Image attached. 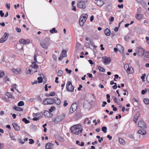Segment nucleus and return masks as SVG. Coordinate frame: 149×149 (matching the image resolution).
I'll return each mask as SVG.
<instances>
[{
    "mask_svg": "<svg viewBox=\"0 0 149 149\" xmlns=\"http://www.w3.org/2000/svg\"><path fill=\"white\" fill-rule=\"evenodd\" d=\"M38 80L39 83H41L42 81V79L41 77H39L38 78Z\"/></svg>",
    "mask_w": 149,
    "mask_h": 149,
    "instance_id": "c03bdc74",
    "label": "nucleus"
},
{
    "mask_svg": "<svg viewBox=\"0 0 149 149\" xmlns=\"http://www.w3.org/2000/svg\"><path fill=\"white\" fill-rule=\"evenodd\" d=\"M31 129L33 131H35L37 130V126L35 125H32L30 127Z\"/></svg>",
    "mask_w": 149,
    "mask_h": 149,
    "instance_id": "cd10ccee",
    "label": "nucleus"
},
{
    "mask_svg": "<svg viewBox=\"0 0 149 149\" xmlns=\"http://www.w3.org/2000/svg\"><path fill=\"white\" fill-rule=\"evenodd\" d=\"M9 135L10 136L11 138L13 140H14V141H15L16 140L15 138L13 135V133H9Z\"/></svg>",
    "mask_w": 149,
    "mask_h": 149,
    "instance_id": "37998d69",
    "label": "nucleus"
},
{
    "mask_svg": "<svg viewBox=\"0 0 149 149\" xmlns=\"http://www.w3.org/2000/svg\"><path fill=\"white\" fill-rule=\"evenodd\" d=\"M107 129V128L106 127H103L102 128V131L104 133L106 132Z\"/></svg>",
    "mask_w": 149,
    "mask_h": 149,
    "instance_id": "79ce46f5",
    "label": "nucleus"
},
{
    "mask_svg": "<svg viewBox=\"0 0 149 149\" xmlns=\"http://www.w3.org/2000/svg\"><path fill=\"white\" fill-rule=\"evenodd\" d=\"M63 106L64 107H66L67 106L68 103L67 102V101L66 100H65L64 102Z\"/></svg>",
    "mask_w": 149,
    "mask_h": 149,
    "instance_id": "13d9d810",
    "label": "nucleus"
},
{
    "mask_svg": "<svg viewBox=\"0 0 149 149\" xmlns=\"http://www.w3.org/2000/svg\"><path fill=\"white\" fill-rule=\"evenodd\" d=\"M143 101L146 104H149V99L146 98H144Z\"/></svg>",
    "mask_w": 149,
    "mask_h": 149,
    "instance_id": "e433bc0d",
    "label": "nucleus"
},
{
    "mask_svg": "<svg viewBox=\"0 0 149 149\" xmlns=\"http://www.w3.org/2000/svg\"><path fill=\"white\" fill-rule=\"evenodd\" d=\"M86 21V20H85L84 19H82V18L80 17L79 19V23L80 26H83L84 23Z\"/></svg>",
    "mask_w": 149,
    "mask_h": 149,
    "instance_id": "393cba45",
    "label": "nucleus"
},
{
    "mask_svg": "<svg viewBox=\"0 0 149 149\" xmlns=\"http://www.w3.org/2000/svg\"><path fill=\"white\" fill-rule=\"evenodd\" d=\"M55 109V107L54 106H52L51 107V108L49 109V111L52 112Z\"/></svg>",
    "mask_w": 149,
    "mask_h": 149,
    "instance_id": "a18cd8bd",
    "label": "nucleus"
},
{
    "mask_svg": "<svg viewBox=\"0 0 149 149\" xmlns=\"http://www.w3.org/2000/svg\"><path fill=\"white\" fill-rule=\"evenodd\" d=\"M102 62L105 65H107L111 61V59L109 57L105 56L102 58Z\"/></svg>",
    "mask_w": 149,
    "mask_h": 149,
    "instance_id": "9b49d317",
    "label": "nucleus"
},
{
    "mask_svg": "<svg viewBox=\"0 0 149 149\" xmlns=\"http://www.w3.org/2000/svg\"><path fill=\"white\" fill-rule=\"evenodd\" d=\"M63 72L62 70H59L58 71L57 73V76L59 77L61 76L63 74Z\"/></svg>",
    "mask_w": 149,
    "mask_h": 149,
    "instance_id": "4c0bfd02",
    "label": "nucleus"
},
{
    "mask_svg": "<svg viewBox=\"0 0 149 149\" xmlns=\"http://www.w3.org/2000/svg\"><path fill=\"white\" fill-rule=\"evenodd\" d=\"M66 88L68 91L71 92L74 91V87L72 86V83L70 81H68L66 85Z\"/></svg>",
    "mask_w": 149,
    "mask_h": 149,
    "instance_id": "423d86ee",
    "label": "nucleus"
},
{
    "mask_svg": "<svg viewBox=\"0 0 149 149\" xmlns=\"http://www.w3.org/2000/svg\"><path fill=\"white\" fill-rule=\"evenodd\" d=\"M6 7L8 9H9L10 8V5L9 3L6 4Z\"/></svg>",
    "mask_w": 149,
    "mask_h": 149,
    "instance_id": "e2e57ef3",
    "label": "nucleus"
},
{
    "mask_svg": "<svg viewBox=\"0 0 149 149\" xmlns=\"http://www.w3.org/2000/svg\"><path fill=\"white\" fill-rule=\"evenodd\" d=\"M102 107H104L105 105L107 104V102L105 101H103L102 102Z\"/></svg>",
    "mask_w": 149,
    "mask_h": 149,
    "instance_id": "5fc2aeb1",
    "label": "nucleus"
},
{
    "mask_svg": "<svg viewBox=\"0 0 149 149\" xmlns=\"http://www.w3.org/2000/svg\"><path fill=\"white\" fill-rule=\"evenodd\" d=\"M24 102L23 101H20L18 102L17 105L18 107L22 106H24Z\"/></svg>",
    "mask_w": 149,
    "mask_h": 149,
    "instance_id": "c9c22d12",
    "label": "nucleus"
},
{
    "mask_svg": "<svg viewBox=\"0 0 149 149\" xmlns=\"http://www.w3.org/2000/svg\"><path fill=\"white\" fill-rule=\"evenodd\" d=\"M29 140L30 141L29 143L30 144H32L34 143V141L32 139H29Z\"/></svg>",
    "mask_w": 149,
    "mask_h": 149,
    "instance_id": "09e8293b",
    "label": "nucleus"
},
{
    "mask_svg": "<svg viewBox=\"0 0 149 149\" xmlns=\"http://www.w3.org/2000/svg\"><path fill=\"white\" fill-rule=\"evenodd\" d=\"M55 95V93L54 92H52L49 94V95L51 96H54Z\"/></svg>",
    "mask_w": 149,
    "mask_h": 149,
    "instance_id": "603ef678",
    "label": "nucleus"
},
{
    "mask_svg": "<svg viewBox=\"0 0 149 149\" xmlns=\"http://www.w3.org/2000/svg\"><path fill=\"white\" fill-rule=\"evenodd\" d=\"M115 78H114V81H116V79H117L118 78V74H115L114 75Z\"/></svg>",
    "mask_w": 149,
    "mask_h": 149,
    "instance_id": "bf43d9fd",
    "label": "nucleus"
},
{
    "mask_svg": "<svg viewBox=\"0 0 149 149\" xmlns=\"http://www.w3.org/2000/svg\"><path fill=\"white\" fill-rule=\"evenodd\" d=\"M70 131L72 133L75 135H78L82 132L83 129L81 126L79 124L74 125L70 128Z\"/></svg>",
    "mask_w": 149,
    "mask_h": 149,
    "instance_id": "f257e3e1",
    "label": "nucleus"
},
{
    "mask_svg": "<svg viewBox=\"0 0 149 149\" xmlns=\"http://www.w3.org/2000/svg\"><path fill=\"white\" fill-rule=\"evenodd\" d=\"M13 72L16 74H20L22 72V70L20 68H19L17 69L13 68L11 69Z\"/></svg>",
    "mask_w": 149,
    "mask_h": 149,
    "instance_id": "4468645a",
    "label": "nucleus"
},
{
    "mask_svg": "<svg viewBox=\"0 0 149 149\" xmlns=\"http://www.w3.org/2000/svg\"><path fill=\"white\" fill-rule=\"evenodd\" d=\"M35 62H32V64L30 65V67L32 68L35 69L34 70H37L39 68L38 65Z\"/></svg>",
    "mask_w": 149,
    "mask_h": 149,
    "instance_id": "dca6fc26",
    "label": "nucleus"
},
{
    "mask_svg": "<svg viewBox=\"0 0 149 149\" xmlns=\"http://www.w3.org/2000/svg\"><path fill=\"white\" fill-rule=\"evenodd\" d=\"M138 133L141 135H145L146 134V131L145 129H140L138 131Z\"/></svg>",
    "mask_w": 149,
    "mask_h": 149,
    "instance_id": "4be33fe9",
    "label": "nucleus"
},
{
    "mask_svg": "<svg viewBox=\"0 0 149 149\" xmlns=\"http://www.w3.org/2000/svg\"><path fill=\"white\" fill-rule=\"evenodd\" d=\"M22 120L26 124H27L30 123V121L27 120L26 118H23Z\"/></svg>",
    "mask_w": 149,
    "mask_h": 149,
    "instance_id": "ea45409f",
    "label": "nucleus"
},
{
    "mask_svg": "<svg viewBox=\"0 0 149 149\" xmlns=\"http://www.w3.org/2000/svg\"><path fill=\"white\" fill-rule=\"evenodd\" d=\"M65 70L67 72V73L68 74H70L72 72V71L71 70H69L68 68H66Z\"/></svg>",
    "mask_w": 149,
    "mask_h": 149,
    "instance_id": "864d4df0",
    "label": "nucleus"
},
{
    "mask_svg": "<svg viewBox=\"0 0 149 149\" xmlns=\"http://www.w3.org/2000/svg\"><path fill=\"white\" fill-rule=\"evenodd\" d=\"M97 68L100 71L104 72L105 71V69L104 68H103V67H101L100 65H98Z\"/></svg>",
    "mask_w": 149,
    "mask_h": 149,
    "instance_id": "c756f323",
    "label": "nucleus"
},
{
    "mask_svg": "<svg viewBox=\"0 0 149 149\" xmlns=\"http://www.w3.org/2000/svg\"><path fill=\"white\" fill-rule=\"evenodd\" d=\"M65 57L63 56L61 54L60 55V56L58 58V60L60 61H61L62 59Z\"/></svg>",
    "mask_w": 149,
    "mask_h": 149,
    "instance_id": "4d7b16f0",
    "label": "nucleus"
},
{
    "mask_svg": "<svg viewBox=\"0 0 149 149\" xmlns=\"http://www.w3.org/2000/svg\"><path fill=\"white\" fill-rule=\"evenodd\" d=\"M0 15L1 17H3L4 16V13H3L2 10L0 11Z\"/></svg>",
    "mask_w": 149,
    "mask_h": 149,
    "instance_id": "6e6d98bb",
    "label": "nucleus"
},
{
    "mask_svg": "<svg viewBox=\"0 0 149 149\" xmlns=\"http://www.w3.org/2000/svg\"><path fill=\"white\" fill-rule=\"evenodd\" d=\"M61 54L62 56H63L64 57H66L67 56L66 52L64 50H63L62 51Z\"/></svg>",
    "mask_w": 149,
    "mask_h": 149,
    "instance_id": "473e14b6",
    "label": "nucleus"
},
{
    "mask_svg": "<svg viewBox=\"0 0 149 149\" xmlns=\"http://www.w3.org/2000/svg\"><path fill=\"white\" fill-rule=\"evenodd\" d=\"M147 92V90H146V91L144 90H142L141 91V93L142 94L144 95Z\"/></svg>",
    "mask_w": 149,
    "mask_h": 149,
    "instance_id": "69168bd1",
    "label": "nucleus"
},
{
    "mask_svg": "<svg viewBox=\"0 0 149 149\" xmlns=\"http://www.w3.org/2000/svg\"><path fill=\"white\" fill-rule=\"evenodd\" d=\"M14 109L16 111H22L23 110V109L20 107H18L17 106H15L14 108Z\"/></svg>",
    "mask_w": 149,
    "mask_h": 149,
    "instance_id": "72a5a7b5",
    "label": "nucleus"
},
{
    "mask_svg": "<svg viewBox=\"0 0 149 149\" xmlns=\"http://www.w3.org/2000/svg\"><path fill=\"white\" fill-rule=\"evenodd\" d=\"M86 2L84 1L78 0L77 1V7L79 8L84 9L86 8L85 3Z\"/></svg>",
    "mask_w": 149,
    "mask_h": 149,
    "instance_id": "0eeeda50",
    "label": "nucleus"
},
{
    "mask_svg": "<svg viewBox=\"0 0 149 149\" xmlns=\"http://www.w3.org/2000/svg\"><path fill=\"white\" fill-rule=\"evenodd\" d=\"M44 115L47 118H51L52 117L53 114L48 111H45L44 113Z\"/></svg>",
    "mask_w": 149,
    "mask_h": 149,
    "instance_id": "ddd939ff",
    "label": "nucleus"
},
{
    "mask_svg": "<svg viewBox=\"0 0 149 149\" xmlns=\"http://www.w3.org/2000/svg\"><path fill=\"white\" fill-rule=\"evenodd\" d=\"M119 141L120 143L122 145H124L125 144V141L122 139L120 138L119 139Z\"/></svg>",
    "mask_w": 149,
    "mask_h": 149,
    "instance_id": "2f4dec72",
    "label": "nucleus"
},
{
    "mask_svg": "<svg viewBox=\"0 0 149 149\" xmlns=\"http://www.w3.org/2000/svg\"><path fill=\"white\" fill-rule=\"evenodd\" d=\"M19 42L20 43L24 44H28L30 42V41L29 40H24L23 39H20Z\"/></svg>",
    "mask_w": 149,
    "mask_h": 149,
    "instance_id": "2eb2a0df",
    "label": "nucleus"
},
{
    "mask_svg": "<svg viewBox=\"0 0 149 149\" xmlns=\"http://www.w3.org/2000/svg\"><path fill=\"white\" fill-rule=\"evenodd\" d=\"M8 36V33H5L3 36L0 39V43H3L5 42L7 39Z\"/></svg>",
    "mask_w": 149,
    "mask_h": 149,
    "instance_id": "f8f14e48",
    "label": "nucleus"
},
{
    "mask_svg": "<svg viewBox=\"0 0 149 149\" xmlns=\"http://www.w3.org/2000/svg\"><path fill=\"white\" fill-rule=\"evenodd\" d=\"M95 3L97 6H102L104 4V1L101 0H96Z\"/></svg>",
    "mask_w": 149,
    "mask_h": 149,
    "instance_id": "a211bd4d",
    "label": "nucleus"
},
{
    "mask_svg": "<svg viewBox=\"0 0 149 149\" xmlns=\"http://www.w3.org/2000/svg\"><path fill=\"white\" fill-rule=\"evenodd\" d=\"M116 47L118 48V51L120 53H122L124 51V48L122 46L119 44H117Z\"/></svg>",
    "mask_w": 149,
    "mask_h": 149,
    "instance_id": "412c9836",
    "label": "nucleus"
},
{
    "mask_svg": "<svg viewBox=\"0 0 149 149\" xmlns=\"http://www.w3.org/2000/svg\"><path fill=\"white\" fill-rule=\"evenodd\" d=\"M128 74H133L134 72V71L133 68L131 66H130L126 70Z\"/></svg>",
    "mask_w": 149,
    "mask_h": 149,
    "instance_id": "f3484780",
    "label": "nucleus"
},
{
    "mask_svg": "<svg viewBox=\"0 0 149 149\" xmlns=\"http://www.w3.org/2000/svg\"><path fill=\"white\" fill-rule=\"evenodd\" d=\"M39 119V117H35L33 118L32 120L34 121H36L38 120Z\"/></svg>",
    "mask_w": 149,
    "mask_h": 149,
    "instance_id": "0e129e2a",
    "label": "nucleus"
},
{
    "mask_svg": "<svg viewBox=\"0 0 149 149\" xmlns=\"http://www.w3.org/2000/svg\"><path fill=\"white\" fill-rule=\"evenodd\" d=\"M50 32L52 33H56L57 31L56 30V29L55 28H53L52 29L50 30Z\"/></svg>",
    "mask_w": 149,
    "mask_h": 149,
    "instance_id": "a19ab883",
    "label": "nucleus"
},
{
    "mask_svg": "<svg viewBox=\"0 0 149 149\" xmlns=\"http://www.w3.org/2000/svg\"><path fill=\"white\" fill-rule=\"evenodd\" d=\"M145 49L139 47L136 48V51L137 55L139 56H142L145 52Z\"/></svg>",
    "mask_w": 149,
    "mask_h": 149,
    "instance_id": "39448f33",
    "label": "nucleus"
},
{
    "mask_svg": "<svg viewBox=\"0 0 149 149\" xmlns=\"http://www.w3.org/2000/svg\"><path fill=\"white\" fill-rule=\"evenodd\" d=\"M36 99L38 101H39L40 102H41L42 100V99L41 98L40 96H37Z\"/></svg>",
    "mask_w": 149,
    "mask_h": 149,
    "instance_id": "3c124183",
    "label": "nucleus"
},
{
    "mask_svg": "<svg viewBox=\"0 0 149 149\" xmlns=\"http://www.w3.org/2000/svg\"><path fill=\"white\" fill-rule=\"evenodd\" d=\"M132 100L133 103L135 102H136L137 103L138 102V100L136 99L135 98H133L132 99Z\"/></svg>",
    "mask_w": 149,
    "mask_h": 149,
    "instance_id": "680f3d73",
    "label": "nucleus"
},
{
    "mask_svg": "<svg viewBox=\"0 0 149 149\" xmlns=\"http://www.w3.org/2000/svg\"><path fill=\"white\" fill-rule=\"evenodd\" d=\"M88 16V15L87 14H84L81 15L80 17L86 20Z\"/></svg>",
    "mask_w": 149,
    "mask_h": 149,
    "instance_id": "bb28decb",
    "label": "nucleus"
},
{
    "mask_svg": "<svg viewBox=\"0 0 149 149\" xmlns=\"http://www.w3.org/2000/svg\"><path fill=\"white\" fill-rule=\"evenodd\" d=\"M138 125L140 128H147L146 124L143 120H141L138 122Z\"/></svg>",
    "mask_w": 149,
    "mask_h": 149,
    "instance_id": "6e6552de",
    "label": "nucleus"
},
{
    "mask_svg": "<svg viewBox=\"0 0 149 149\" xmlns=\"http://www.w3.org/2000/svg\"><path fill=\"white\" fill-rule=\"evenodd\" d=\"M146 80L149 83V74H148L146 77Z\"/></svg>",
    "mask_w": 149,
    "mask_h": 149,
    "instance_id": "774afa93",
    "label": "nucleus"
},
{
    "mask_svg": "<svg viewBox=\"0 0 149 149\" xmlns=\"http://www.w3.org/2000/svg\"><path fill=\"white\" fill-rule=\"evenodd\" d=\"M55 103L57 105L60 104L61 101L58 98L56 97H54V103Z\"/></svg>",
    "mask_w": 149,
    "mask_h": 149,
    "instance_id": "aec40b11",
    "label": "nucleus"
},
{
    "mask_svg": "<svg viewBox=\"0 0 149 149\" xmlns=\"http://www.w3.org/2000/svg\"><path fill=\"white\" fill-rule=\"evenodd\" d=\"M77 108V104L76 103H73L70 107V112L71 113H73L75 111Z\"/></svg>",
    "mask_w": 149,
    "mask_h": 149,
    "instance_id": "9d476101",
    "label": "nucleus"
},
{
    "mask_svg": "<svg viewBox=\"0 0 149 149\" xmlns=\"http://www.w3.org/2000/svg\"><path fill=\"white\" fill-rule=\"evenodd\" d=\"M5 74L3 71H0V78H1Z\"/></svg>",
    "mask_w": 149,
    "mask_h": 149,
    "instance_id": "8fccbe9b",
    "label": "nucleus"
},
{
    "mask_svg": "<svg viewBox=\"0 0 149 149\" xmlns=\"http://www.w3.org/2000/svg\"><path fill=\"white\" fill-rule=\"evenodd\" d=\"M129 67V65L128 64H126L124 65V69L126 70L128 69Z\"/></svg>",
    "mask_w": 149,
    "mask_h": 149,
    "instance_id": "49530a36",
    "label": "nucleus"
},
{
    "mask_svg": "<svg viewBox=\"0 0 149 149\" xmlns=\"http://www.w3.org/2000/svg\"><path fill=\"white\" fill-rule=\"evenodd\" d=\"M15 29L16 31L18 32H20L21 31V29L20 28L17 27Z\"/></svg>",
    "mask_w": 149,
    "mask_h": 149,
    "instance_id": "052dcab7",
    "label": "nucleus"
},
{
    "mask_svg": "<svg viewBox=\"0 0 149 149\" xmlns=\"http://www.w3.org/2000/svg\"><path fill=\"white\" fill-rule=\"evenodd\" d=\"M13 127L14 129L17 131H18L20 130V127L17 124L15 123H13L12 124Z\"/></svg>",
    "mask_w": 149,
    "mask_h": 149,
    "instance_id": "5701e85b",
    "label": "nucleus"
},
{
    "mask_svg": "<svg viewBox=\"0 0 149 149\" xmlns=\"http://www.w3.org/2000/svg\"><path fill=\"white\" fill-rule=\"evenodd\" d=\"M143 55L145 57L149 58V51H146L145 52H144Z\"/></svg>",
    "mask_w": 149,
    "mask_h": 149,
    "instance_id": "7c9ffc66",
    "label": "nucleus"
},
{
    "mask_svg": "<svg viewBox=\"0 0 149 149\" xmlns=\"http://www.w3.org/2000/svg\"><path fill=\"white\" fill-rule=\"evenodd\" d=\"M43 116L42 113H38L35 114V116H38L39 117V118Z\"/></svg>",
    "mask_w": 149,
    "mask_h": 149,
    "instance_id": "f704fd0d",
    "label": "nucleus"
},
{
    "mask_svg": "<svg viewBox=\"0 0 149 149\" xmlns=\"http://www.w3.org/2000/svg\"><path fill=\"white\" fill-rule=\"evenodd\" d=\"M138 118L139 117L138 116L136 115L134 117L133 121L135 123H137Z\"/></svg>",
    "mask_w": 149,
    "mask_h": 149,
    "instance_id": "58836bf2",
    "label": "nucleus"
},
{
    "mask_svg": "<svg viewBox=\"0 0 149 149\" xmlns=\"http://www.w3.org/2000/svg\"><path fill=\"white\" fill-rule=\"evenodd\" d=\"M54 144L50 143H48L46 144L45 146L46 149H52V147Z\"/></svg>",
    "mask_w": 149,
    "mask_h": 149,
    "instance_id": "6ab92c4d",
    "label": "nucleus"
},
{
    "mask_svg": "<svg viewBox=\"0 0 149 149\" xmlns=\"http://www.w3.org/2000/svg\"><path fill=\"white\" fill-rule=\"evenodd\" d=\"M104 33L107 36H109L111 34V31L108 28L105 29L104 31Z\"/></svg>",
    "mask_w": 149,
    "mask_h": 149,
    "instance_id": "b1692460",
    "label": "nucleus"
},
{
    "mask_svg": "<svg viewBox=\"0 0 149 149\" xmlns=\"http://www.w3.org/2000/svg\"><path fill=\"white\" fill-rule=\"evenodd\" d=\"M25 74H31L33 73L37 72V70H33L31 67H27L26 69Z\"/></svg>",
    "mask_w": 149,
    "mask_h": 149,
    "instance_id": "1a4fd4ad",
    "label": "nucleus"
},
{
    "mask_svg": "<svg viewBox=\"0 0 149 149\" xmlns=\"http://www.w3.org/2000/svg\"><path fill=\"white\" fill-rule=\"evenodd\" d=\"M43 103L45 105L52 104L54 103V97L45 98L43 100Z\"/></svg>",
    "mask_w": 149,
    "mask_h": 149,
    "instance_id": "20e7f679",
    "label": "nucleus"
},
{
    "mask_svg": "<svg viewBox=\"0 0 149 149\" xmlns=\"http://www.w3.org/2000/svg\"><path fill=\"white\" fill-rule=\"evenodd\" d=\"M118 6L119 8H123V4L118 5Z\"/></svg>",
    "mask_w": 149,
    "mask_h": 149,
    "instance_id": "338daca9",
    "label": "nucleus"
},
{
    "mask_svg": "<svg viewBox=\"0 0 149 149\" xmlns=\"http://www.w3.org/2000/svg\"><path fill=\"white\" fill-rule=\"evenodd\" d=\"M38 56L37 54H36L34 55V60L35 61V62L38 63L37 60V56Z\"/></svg>",
    "mask_w": 149,
    "mask_h": 149,
    "instance_id": "de8ad7c7",
    "label": "nucleus"
},
{
    "mask_svg": "<svg viewBox=\"0 0 149 149\" xmlns=\"http://www.w3.org/2000/svg\"><path fill=\"white\" fill-rule=\"evenodd\" d=\"M41 46L43 48L47 49L49 45V40L47 38H45L44 40L41 41L40 42Z\"/></svg>",
    "mask_w": 149,
    "mask_h": 149,
    "instance_id": "7ed1b4c3",
    "label": "nucleus"
},
{
    "mask_svg": "<svg viewBox=\"0 0 149 149\" xmlns=\"http://www.w3.org/2000/svg\"><path fill=\"white\" fill-rule=\"evenodd\" d=\"M6 95L9 98H13L12 94L10 93L7 92L6 93Z\"/></svg>",
    "mask_w": 149,
    "mask_h": 149,
    "instance_id": "c85d7f7f",
    "label": "nucleus"
},
{
    "mask_svg": "<svg viewBox=\"0 0 149 149\" xmlns=\"http://www.w3.org/2000/svg\"><path fill=\"white\" fill-rule=\"evenodd\" d=\"M144 17L143 15L142 14H138L136 15V19L139 20H140L142 18Z\"/></svg>",
    "mask_w": 149,
    "mask_h": 149,
    "instance_id": "a878e982",
    "label": "nucleus"
},
{
    "mask_svg": "<svg viewBox=\"0 0 149 149\" xmlns=\"http://www.w3.org/2000/svg\"><path fill=\"white\" fill-rule=\"evenodd\" d=\"M65 115L64 114L57 116L52 119V121L55 123L57 124L62 121L65 118Z\"/></svg>",
    "mask_w": 149,
    "mask_h": 149,
    "instance_id": "f03ea898",
    "label": "nucleus"
}]
</instances>
